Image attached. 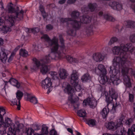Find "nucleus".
<instances>
[{
	"label": "nucleus",
	"instance_id": "f257e3e1",
	"mask_svg": "<svg viewBox=\"0 0 135 135\" xmlns=\"http://www.w3.org/2000/svg\"><path fill=\"white\" fill-rule=\"evenodd\" d=\"M131 46L130 44L125 45L121 44L119 46H114L112 48V51L114 54L118 55L120 52V57H115L113 60V65L115 66H123L126 63L129 55L127 52Z\"/></svg>",
	"mask_w": 135,
	"mask_h": 135
},
{
	"label": "nucleus",
	"instance_id": "f03ea898",
	"mask_svg": "<svg viewBox=\"0 0 135 135\" xmlns=\"http://www.w3.org/2000/svg\"><path fill=\"white\" fill-rule=\"evenodd\" d=\"M12 120L8 117L5 118L4 122H3L2 125L4 127L1 126L0 127V133L3 134L6 132V128L8 127V128L7 132L8 135H16V132H19L23 127L22 124H19L16 126L13 123H12Z\"/></svg>",
	"mask_w": 135,
	"mask_h": 135
},
{
	"label": "nucleus",
	"instance_id": "7ed1b4c3",
	"mask_svg": "<svg viewBox=\"0 0 135 135\" xmlns=\"http://www.w3.org/2000/svg\"><path fill=\"white\" fill-rule=\"evenodd\" d=\"M13 5L11 3L8 4L4 9V10L8 13H15V15H11L9 17L8 20L9 21L11 25H13L14 23V21L16 20L20 21L22 20L23 17L24 11L22 9L19 10V8L17 7V9L16 10L13 7Z\"/></svg>",
	"mask_w": 135,
	"mask_h": 135
},
{
	"label": "nucleus",
	"instance_id": "20e7f679",
	"mask_svg": "<svg viewBox=\"0 0 135 135\" xmlns=\"http://www.w3.org/2000/svg\"><path fill=\"white\" fill-rule=\"evenodd\" d=\"M41 38H44L47 42L49 45L51 47V50L52 51H57L59 47L58 39L56 36H54L52 39H50L47 35L45 34L41 37Z\"/></svg>",
	"mask_w": 135,
	"mask_h": 135
},
{
	"label": "nucleus",
	"instance_id": "39448f33",
	"mask_svg": "<svg viewBox=\"0 0 135 135\" xmlns=\"http://www.w3.org/2000/svg\"><path fill=\"white\" fill-rule=\"evenodd\" d=\"M57 51L54 52L52 51L48 55H46L44 58L42 59L41 61L44 64H47L50 62L51 60L55 59L56 57L59 58H64V54L63 53H57L56 52Z\"/></svg>",
	"mask_w": 135,
	"mask_h": 135
},
{
	"label": "nucleus",
	"instance_id": "423d86ee",
	"mask_svg": "<svg viewBox=\"0 0 135 135\" xmlns=\"http://www.w3.org/2000/svg\"><path fill=\"white\" fill-rule=\"evenodd\" d=\"M131 70L128 68L123 67L122 69L121 73L124 76V83L127 87L130 88L131 87L130 79L128 76L129 71Z\"/></svg>",
	"mask_w": 135,
	"mask_h": 135
},
{
	"label": "nucleus",
	"instance_id": "0eeeda50",
	"mask_svg": "<svg viewBox=\"0 0 135 135\" xmlns=\"http://www.w3.org/2000/svg\"><path fill=\"white\" fill-rule=\"evenodd\" d=\"M61 21L62 22H66L69 21H71V25L72 27L75 30H79L81 27V23L80 21L76 20H73L71 18H62Z\"/></svg>",
	"mask_w": 135,
	"mask_h": 135
},
{
	"label": "nucleus",
	"instance_id": "6e6552de",
	"mask_svg": "<svg viewBox=\"0 0 135 135\" xmlns=\"http://www.w3.org/2000/svg\"><path fill=\"white\" fill-rule=\"evenodd\" d=\"M114 98L111 97H107L105 100L106 102L107 103V106L108 109H109V105L110 104L111 106H112V109L111 110V111L113 113H115L116 110H118L119 108L120 107V105L117 104V102L115 104H112V103L113 102V99Z\"/></svg>",
	"mask_w": 135,
	"mask_h": 135
},
{
	"label": "nucleus",
	"instance_id": "1a4fd4ad",
	"mask_svg": "<svg viewBox=\"0 0 135 135\" xmlns=\"http://www.w3.org/2000/svg\"><path fill=\"white\" fill-rule=\"evenodd\" d=\"M41 85L43 88L47 89L51 86L52 82L50 78L48 77L46 78L44 80L42 81L41 83Z\"/></svg>",
	"mask_w": 135,
	"mask_h": 135
},
{
	"label": "nucleus",
	"instance_id": "9d476101",
	"mask_svg": "<svg viewBox=\"0 0 135 135\" xmlns=\"http://www.w3.org/2000/svg\"><path fill=\"white\" fill-rule=\"evenodd\" d=\"M8 23L9 25V26H7L5 25L4 23L3 24H2L0 25V31L2 33H7L8 32L11 31L12 27L14 26L15 24V22L12 25H11L10 22L8 20Z\"/></svg>",
	"mask_w": 135,
	"mask_h": 135
},
{
	"label": "nucleus",
	"instance_id": "9b49d317",
	"mask_svg": "<svg viewBox=\"0 0 135 135\" xmlns=\"http://www.w3.org/2000/svg\"><path fill=\"white\" fill-rule=\"evenodd\" d=\"M95 72L97 75L107 74V70L105 66L102 64L99 65L98 67L95 68Z\"/></svg>",
	"mask_w": 135,
	"mask_h": 135
},
{
	"label": "nucleus",
	"instance_id": "f8f14e48",
	"mask_svg": "<svg viewBox=\"0 0 135 135\" xmlns=\"http://www.w3.org/2000/svg\"><path fill=\"white\" fill-rule=\"evenodd\" d=\"M109 5L112 8L115 10H120L122 9V4L119 2L114 1L113 2H110Z\"/></svg>",
	"mask_w": 135,
	"mask_h": 135
},
{
	"label": "nucleus",
	"instance_id": "ddd939ff",
	"mask_svg": "<svg viewBox=\"0 0 135 135\" xmlns=\"http://www.w3.org/2000/svg\"><path fill=\"white\" fill-rule=\"evenodd\" d=\"M70 82L71 84L74 86L76 90L78 82V75H71Z\"/></svg>",
	"mask_w": 135,
	"mask_h": 135
},
{
	"label": "nucleus",
	"instance_id": "4468645a",
	"mask_svg": "<svg viewBox=\"0 0 135 135\" xmlns=\"http://www.w3.org/2000/svg\"><path fill=\"white\" fill-rule=\"evenodd\" d=\"M6 51L4 48H2L0 54V58L3 63L5 62L7 58L8 54L6 53Z\"/></svg>",
	"mask_w": 135,
	"mask_h": 135
},
{
	"label": "nucleus",
	"instance_id": "2eb2a0df",
	"mask_svg": "<svg viewBox=\"0 0 135 135\" xmlns=\"http://www.w3.org/2000/svg\"><path fill=\"white\" fill-rule=\"evenodd\" d=\"M105 125L106 128L110 130H115L119 128L118 126H117V124H115L113 122L106 123Z\"/></svg>",
	"mask_w": 135,
	"mask_h": 135
},
{
	"label": "nucleus",
	"instance_id": "dca6fc26",
	"mask_svg": "<svg viewBox=\"0 0 135 135\" xmlns=\"http://www.w3.org/2000/svg\"><path fill=\"white\" fill-rule=\"evenodd\" d=\"M93 59L96 62H100L104 59V57L99 53H97L93 54Z\"/></svg>",
	"mask_w": 135,
	"mask_h": 135
},
{
	"label": "nucleus",
	"instance_id": "f3484780",
	"mask_svg": "<svg viewBox=\"0 0 135 135\" xmlns=\"http://www.w3.org/2000/svg\"><path fill=\"white\" fill-rule=\"evenodd\" d=\"M106 74H100L99 75L101 78L100 82L102 84H105L109 80V78L106 76Z\"/></svg>",
	"mask_w": 135,
	"mask_h": 135
},
{
	"label": "nucleus",
	"instance_id": "a211bd4d",
	"mask_svg": "<svg viewBox=\"0 0 135 135\" xmlns=\"http://www.w3.org/2000/svg\"><path fill=\"white\" fill-rule=\"evenodd\" d=\"M91 18L88 16L86 15L80 17V21L82 23H87L90 21Z\"/></svg>",
	"mask_w": 135,
	"mask_h": 135
},
{
	"label": "nucleus",
	"instance_id": "6ab92c4d",
	"mask_svg": "<svg viewBox=\"0 0 135 135\" xmlns=\"http://www.w3.org/2000/svg\"><path fill=\"white\" fill-rule=\"evenodd\" d=\"M116 131L114 135H126L127 133L126 129L122 127L118 129Z\"/></svg>",
	"mask_w": 135,
	"mask_h": 135
},
{
	"label": "nucleus",
	"instance_id": "aec40b11",
	"mask_svg": "<svg viewBox=\"0 0 135 135\" xmlns=\"http://www.w3.org/2000/svg\"><path fill=\"white\" fill-rule=\"evenodd\" d=\"M59 75L60 78L61 79H65L68 75L66 71L64 69H60Z\"/></svg>",
	"mask_w": 135,
	"mask_h": 135
},
{
	"label": "nucleus",
	"instance_id": "412c9836",
	"mask_svg": "<svg viewBox=\"0 0 135 135\" xmlns=\"http://www.w3.org/2000/svg\"><path fill=\"white\" fill-rule=\"evenodd\" d=\"M125 117L123 115H121L119 119H118L117 121V126H118L119 128L122 127L123 126V123L124 122V120Z\"/></svg>",
	"mask_w": 135,
	"mask_h": 135
},
{
	"label": "nucleus",
	"instance_id": "4be33fe9",
	"mask_svg": "<svg viewBox=\"0 0 135 135\" xmlns=\"http://www.w3.org/2000/svg\"><path fill=\"white\" fill-rule=\"evenodd\" d=\"M8 82L12 85L16 86L17 88H19L20 86V84L18 81L15 79L12 78L8 81Z\"/></svg>",
	"mask_w": 135,
	"mask_h": 135
},
{
	"label": "nucleus",
	"instance_id": "5701e85b",
	"mask_svg": "<svg viewBox=\"0 0 135 135\" xmlns=\"http://www.w3.org/2000/svg\"><path fill=\"white\" fill-rule=\"evenodd\" d=\"M109 95L110 97L114 98L116 100L118 98L117 94L113 89L111 88L109 90Z\"/></svg>",
	"mask_w": 135,
	"mask_h": 135
},
{
	"label": "nucleus",
	"instance_id": "b1692460",
	"mask_svg": "<svg viewBox=\"0 0 135 135\" xmlns=\"http://www.w3.org/2000/svg\"><path fill=\"white\" fill-rule=\"evenodd\" d=\"M49 71V69L48 67L46 65H42L40 68V71L43 74H46Z\"/></svg>",
	"mask_w": 135,
	"mask_h": 135
},
{
	"label": "nucleus",
	"instance_id": "393cba45",
	"mask_svg": "<svg viewBox=\"0 0 135 135\" xmlns=\"http://www.w3.org/2000/svg\"><path fill=\"white\" fill-rule=\"evenodd\" d=\"M124 23L126 24V26L128 28H134L135 27V22L132 21H125Z\"/></svg>",
	"mask_w": 135,
	"mask_h": 135
},
{
	"label": "nucleus",
	"instance_id": "a878e982",
	"mask_svg": "<svg viewBox=\"0 0 135 135\" xmlns=\"http://www.w3.org/2000/svg\"><path fill=\"white\" fill-rule=\"evenodd\" d=\"M19 54L21 56L23 57H27L28 56V51L24 49H20Z\"/></svg>",
	"mask_w": 135,
	"mask_h": 135
},
{
	"label": "nucleus",
	"instance_id": "bb28decb",
	"mask_svg": "<svg viewBox=\"0 0 135 135\" xmlns=\"http://www.w3.org/2000/svg\"><path fill=\"white\" fill-rule=\"evenodd\" d=\"M91 79V77L88 73H86L81 77V80L83 81H88Z\"/></svg>",
	"mask_w": 135,
	"mask_h": 135
},
{
	"label": "nucleus",
	"instance_id": "cd10ccee",
	"mask_svg": "<svg viewBox=\"0 0 135 135\" xmlns=\"http://www.w3.org/2000/svg\"><path fill=\"white\" fill-rule=\"evenodd\" d=\"M27 100L30 101L34 104H35L38 103V100L37 98L34 96H31L28 97Z\"/></svg>",
	"mask_w": 135,
	"mask_h": 135
},
{
	"label": "nucleus",
	"instance_id": "c85d7f7f",
	"mask_svg": "<svg viewBox=\"0 0 135 135\" xmlns=\"http://www.w3.org/2000/svg\"><path fill=\"white\" fill-rule=\"evenodd\" d=\"M74 90L73 88L69 84L68 85L65 89V90L66 91L68 94H72Z\"/></svg>",
	"mask_w": 135,
	"mask_h": 135
},
{
	"label": "nucleus",
	"instance_id": "c756f323",
	"mask_svg": "<svg viewBox=\"0 0 135 135\" xmlns=\"http://www.w3.org/2000/svg\"><path fill=\"white\" fill-rule=\"evenodd\" d=\"M18 98H15L12 100L11 102L14 105H17V109L19 110L20 109L21 105L20 102V104H18Z\"/></svg>",
	"mask_w": 135,
	"mask_h": 135
},
{
	"label": "nucleus",
	"instance_id": "7c9ffc66",
	"mask_svg": "<svg viewBox=\"0 0 135 135\" xmlns=\"http://www.w3.org/2000/svg\"><path fill=\"white\" fill-rule=\"evenodd\" d=\"M108 109L107 110L106 108H104L102 110L101 113L104 119L106 118L107 117L109 111V109Z\"/></svg>",
	"mask_w": 135,
	"mask_h": 135
},
{
	"label": "nucleus",
	"instance_id": "2f4dec72",
	"mask_svg": "<svg viewBox=\"0 0 135 135\" xmlns=\"http://www.w3.org/2000/svg\"><path fill=\"white\" fill-rule=\"evenodd\" d=\"M23 95V93L20 90H18L16 93V97L18 100V104H20V101Z\"/></svg>",
	"mask_w": 135,
	"mask_h": 135
},
{
	"label": "nucleus",
	"instance_id": "473e14b6",
	"mask_svg": "<svg viewBox=\"0 0 135 135\" xmlns=\"http://www.w3.org/2000/svg\"><path fill=\"white\" fill-rule=\"evenodd\" d=\"M93 25H90L89 27H87L86 32L88 35L93 34Z\"/></svg>",
	"mask_w": 135,
	"mask_h": 135
},
{
	"label": "nucleus",
	"instance_id": "72a5a7b5",
	"mask_svg": "<svg viewBox=\"0 0 135 135\" xmlns=\"http://www.w3.org/2000/svg\"><path fill=\"white\" fill-rule=\"evenodd\" d=\"M79 12L77 11H73L71 14V18L73 20V18L76 19H77L78 20L79 19Z\"/></svg>",
	"mask_w": 135,
	"mask_h": 135
},
{
	"label": "nucleus",
	"instance_id": "f704fd0d",
	"mask_svg": "<svg viewBox=\"0 0 135 135\" xmlns=\"http://www.w3.org/2000/svg\"><path fill=\"white\" fill-rule=\"evenodd\" d=\"M78 114L80 117H86V113L85 110L81 109L78 111Z\"/></svg>",
	"mask_w": 135,
	"mask_h": 135
},
{
	"label": "nucleus",
	"instance_id": "c9c22d12",
	"mask_svg": "<svg viewBox=\"0 0 135 135\" xmlns=\"http://www.w3.org/2000/svg\"><path fill=\"white\" fill-rule=\"evenodd\" d=\"M97 102L95 100H90L89 102V104L90 107L92 108H95L97 106Z\"/></svg>",
	"mask_w": 135,
	"mask_h": 135
},
{
	"label": "nucleus",
	"instance_id": "e433bc0d",
	"mask_svg": "<svg viewBox=\"0 0 135 135\" xmlns=\"http://www.w3.org/2000/svg\"><path fill=\"white\" fill-rule=\"evenodd\" d=\"M87 123L90 126H93L96 124V121L94 119H91L87 121Z\"/></svg>",
	"mask_w": 135,
	"mask_h": 135
},
{
	"label": "nucleus",
	"instance_id": "4c0bfd02",
	"mask_svg": "<svg viewBox=\"0 0 135 135\" xmlns=\"http://www.w3.org/2000/svg\"><path fill=\"white\" fill-rule=\"evenodd\" d=\"M118 40V38L115 37H112L109 41L108 44L109 45H111L112 44L117 42Z\"/></svg>",
	"mask_w": 135,
	"mask_h": 135
},
{
	"label": "nucleus",
	"instance_id": "58836bf2",
	"mask_svg": "<svg viewBox=\"0 0 135 135\" xmlns=\"http://www.w3.org/2000/svg\"><path fill=\"white\" fill-rule=\"evenodd\" d=\"M48 127L46 126H43L41 129V133L44 135L48 134Z\"/></svg>",
	"mask_w": 135,
	"mask_h": 135
},
{
	"label": "nucleus",
	"instance_id": "ea45409f",
	"mask_svg": "<svg viewBox=\"0 0 135 135\" xmlns=\"http://www.w3.org/2000/svg\"><path fill=\"white\" fill-rule=\"evenodd\" d=\"M25 131L27 135H32L33 134L34 131L31 128H26Z\"/></svg>",
	"mask_w": 135,
	"mask_h": 135
},
{
	"label": "nucleus",
	"instance_id": "a19ab883",
	"mask_svg": "<svg viewBox=\"0 0 135 135\" xmlns=\"http://www.w3.org/2000/svg\"><path fill=\"white\" fill-rule=\"evenodd\" d=\"M96 6L97 4L95 3L93 4L89 3L88 5L89 9L91 12L94 11Z\"/></svg>",
	"mask_w": 135,
	"mask_h": 135
},
{
	"label": "nucleus",
	"instance_id": "79ce46f5",
	"mask_svg": "<svg viewBox=\"0 0 135 135\" xmlns=\"http://www.w3.org/2000/svg\"><path fill=\"white\" fill-rule=\"evenodd\" d=\"M104 18L110 21L114 22L115 20V19L111 16L106 15L104 16Z\"/></svg>",
	"mask_w": 135,
	"mask_h": 135
},
{
	"label": "nucleus",
	"instance_id": "37998d69",
	"mask_svg": "<svg viewBox=\"0 0 135 135\" xmlns=\"http://www.w3.org/2000/svg\"><path fill=\"white\" fill-rule=\"evenodd\" d=\"M133 120L131 118H129L127 119L125 123V124L129 127L132 124Z\"/></svg>",
	"mask_w": 135,
	"mask_h": 135
},
{
	"label": "nucleus",
	"instance_id": "c03bdc74",
	"mask_svg": "<svg viewBox=\"0 0 135 135\" xmlns=\"http://www.w3.org/2000/svg\"><path fill=\"white\" fill-rule=\"evenodd\" d=\"M134 97L133 94L129 93V98L128 101L131 103H132L134 102Z\"/></svg>",
	"mask_w": 135,
	"mask_h": 135
},
{
	"label": "nucleus",
	"instance_id": "a18cd8bd",
	"mask_svg": "<svg viewBox=\"0 0 135 135\" xmlns=\"http://www.w3.org/2000/svg\"><path fill=\"white\" fill-rule=\"evenodd\" d=\"M67 33L70 35L74 36L75 35L76 32L73 30L69 29L67 31Z\"/></svg>",
	"mask_w": 135,
	"mask_h": 135
},
{
	"label": "nucleus",
	"instance_id": "49530a36",
	"mask_svg": "<svg viewBox=\"0 0 135 135\" xmlns=\"http://www.w3.org/2000/svg\"><path fill=\"white\" fill-rule=\"evenodd\" d=\"M59 37L61 45V47H62L64 48V42L62 35L61 34L59 35Z\"/></svg>",
	"mask_w": 135,
	"mask_h": 135
},
{
	"label": "nucleus",
	"instance_id": "de8ad7c7",
	"mask_svg": "<svg viewBox=\"0 0 135 135\" xmlns=\"http://www.w3.org/2000/svg\"><path fill=\"white\" fill-rule=\"evenodd\" d=\"M16 51L14 50L10 56L9 57V58L8 60V62H11L13 59V57L15 56L16 54Z\"/></svg>",
	"mask_w": 135,
	"mask_h": 135
},
{
	"label": "nucleus",
	"instance_id": "09e8293b",
	"mask_svg": "<svg viewBox=\"0 0 135 135\" xmlns=\"http://www.w3.org/2000/svg\"><path fill=\"white\" fill-rule=\"evenodd\" d=\"M50 74L54 79H57V72L55 71H52L50 73Z\"/></svg>",
	"mask_w": 135,
	"mask_h": 135
},
{
	"label": "nucleus",
	"instance_id": "8fccbe9b",
	"mask_svg": "<svg viewBox=\"0 0 135 135\" xmlns=\"http://www.w3.org/2000/svg\"><path fill=\"white\" fill-rule=\"evenodd\" d=\"M81 58L80 57H79L77 58H73V62L75 63H78L81 62Z\"/></svg>",
	"mask_w": 135,
	"mask_h": 135
},
{
	"label": "nucleus",
	"instance_id": "3c124183",
	"mask_svg": "<svg viewBox=\"0 0 135 135\" xmlns=\"http://www.w3.org/2000/svg\"><path fill=\"white\" fill-rule=\"evenodd\" d=\"M33 61L35 62V64L36 65V66L38 68L40 65V61H38L36 58H33Z\"/></svg>",
	"mask_w": 135,
	"mask_h": 135
},
{
	"label": "nucleus",
	"instance_id": "603ef678",
	"mask_svg": "<svg viewBox=\"0 0 135 135\" xmlns=\"http://www.w3.org/2000/svg\"><path fill=\"white\" fill-rule=\"evenodd\" d=\"M67 60L70 63H71L73 62V58L70 56H67L66 57Z\"/></svg>",
	"mask_w": 135,
	"mask_h": 135
},
{
	"label": "nucleus",
	"instance_id": "864d4df0",
	"mask_svg": "<svg viewBox=\"0 0 135 135\" xmlns=\"http://www.w3.org/2000/svg\"><path fill=\"white\" fill-rule=\"evenodd\" d=\"M130 40L132 42H135V34H133L131 35L130 37Z\"/></svg>",
	"mask_w": 135,
	"mask_h": 135
},
{
	"label": "nucleus",
	"instance_id": "5fc2aeb1",
	"mask_svg": "<svg viewBox=\"0 0 135 135\" xmlns=\"http://www.w3.org/2000/svg\"><path fill=\"white\" fill-rule=\"evenodd\" d=\"M39 31V29L38 27H36L31 29L32 32L33 33L38 32Z\"/></svg>",
	"mask_w": 135,
	"mask_h": 135
},
{
	"label": "nucleus",
	"instance_id": "6e6d98bb",
	"mask_svg": "<svg viewBox=\"0 0 135 135\" xmlns=\"http://www.w3.org/2000/svg\"><path fill=\"white\" fill-rule=\"evenodd\" d=\"M131 46L130 47V48L129 49V50L127 51V53L129 54L128 53V51L129 50H130V49H131V50H130V52L132 54H135V47H131Z\"/></svg>",
	"mask_w": 135,
	"mask_h": 135
},
{
	"label": "nucleus",
	"instance_id": "4d7b16f0",
	"mask_svg": "<svg viewBox=\"0 0 135 135\" xmlns=\"http://www.w3.org/2000/svg\"><path fill=\"white\" fill-rule=\"evenodd\" d=\"M50 135H57V132L54 129L50 131Z\"/></svg>",
	"mask_w": 135,
	"mask_h": 135
},
{
	"label": "nucleus",
	"instance_id": "13d9d810",
	"mask_svg": "<svg viewBox=\"0 0 135 135\" xmlns=\"http://www.w3.org/2000/svg\"><path fill=\"white\" fill-rule=\"evenodd\" d=\"M6 113L5 110L3 107H0V114L4 115Z\"/></svg>",
	"mask_w": 135,
	"mask_h": 135
},
{
	"label": "nucleus",
	"instance_id": "bf43d9fd",
	"mask_svg": "<svg viewBox=\"0 0 135 135\" xmlns=\"http://www.w3.org/2000/svg\"><path fill=\"white\" fill-rule=\"evenodd\" d=\"M47 29L48 30H52L53 28V26L50 24H49L46 26Z\"/></svg>",
	"mask_w": 135,
	"mask_h": 135
},
{
	"label": "nucleus",
	"instance_id": "052dcab7",
	"mask_svg": "<svg viewBox=\"0 0 135 135\" xmlns=\"http://www.w3.org/2000/svg\"><path fill=\"white\" fill-rule=\"evenodd\" d=\"M118 80V79L116 78V77L115 76H114L113 77L110 78V80L113 83H114L115 81H117Z\"/></svg>",
	"mask_w": 135,
	"mask_h": 135
},
{
	"label": "nucleus",
	"instance_id": "680f3d73",
	"mask_svg": "<svg viewBox=\"0 0 135 135\" xmlns=\"http://www.w3.org/2000/svg\"><path fill=\"white\" fill-rule=\"evenodd\" d=\"M127 133L128 135H134V134L133 131L130 129H128Z\"/></svg>",
	"mask_w": 135,
	"mask_h": 135
},
{
	"label": "nucleus",
	"instance_id": "e2e57ef3",
	"mask_svg": "<svg viewBox=\"0 0 135 135\" xmlns=\"http://www.w3.org/2000/svg\"><path fill=\"white\" fill-rule=\"evenodd\" d=\"M41 14L44 19L45 18L48 16L47 14L45 11L42 12Z\"/></svg>",
	"mask_w": 135,
	"mask_h": 135
},
{
	"label": "nucleus",
	"instance_id": "0e129e2a",
	"mask_svg": "<svg viewBox=\"0 0 135 135\" xmlns=\"http://www.w3.org/2000/svg\"><path fill=\"white\" fill-rule=\"evenodd\" d=\"M3 115L2 114H0V125H2V123L3 121V119L2 117Z\"/></svg>",
	"mask_w": 135,
	"mask_h": 135
},
{
	"label": "nucleus",
	"instance_id": "69168bd1",
	"mask_svg": "<svg viewBox=\"0 0 135 135\" xmlns=\"http://www.w3.org/2000/svg\"><path fill=\"white\" fill-rule=\"evenodd\" d=\"M76 0H68L67 1V3L69 4H73L74 3Z\"/></svg>",
	"mask_w": 135,
	"mask_h": 135
},
{
	"label": "nucleus",
	"instance_id": "338daca9",
	"mask_svg": "<svg viewBox=\"0 0 135 135\" xmlns=\"http://www.w3.org/2000/svg\"><path fill=\"white\" fill-rule=\"evenodd\" d=\"M79 106V104H78L75 103L74 104L73 107L75 109H78V107Z\"/></svg>",
	"mask_w": 135,
	"mask_h": 135
},
{
	"label": "nucleus",
	"instance_id": "774afa93",
	"mask_svg": "<svg viewBox=\"0 0 135 135\" xmlns=\"http://www.w3.org/2000/svg\"><path fill=\"white\" fill-rule=\"evenodd\" d=\"M78 72L76 70H73L71 75H78L77 74Z\"/></svg>",
	"mask_w": 135,
	"mask_h": 135
}]
</instances>
